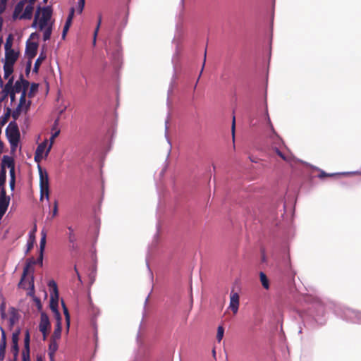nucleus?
Instances as JSON below:
<instances>
[{
	"mask_svg": "<svg viewBox=\"0 0 361 361\" xmlns=\"http://www.w3.org/2000/svg\"><path fill=\"white\" fill-rule=\"evenodd\" d=\"M6 135L12 150H15L20 141V132L16 123H10L6 130Z\"/></svg>",
	"mask_w": 361,
	"mask_h": 361,
	"instance_id": "3",
	"label": "nucleus"
},
{
	"mask_svg": "<svg viewBox=\"0 0 361 361\" xmlns=\"http://www.w3.org/2000/svg\"><path fill=\"white\" fill-rule=\"evenodd\" d=\"M48 355H49L50 361H55L54 360L55 353H48Z\"/></svg>",
	"mask_w": 361,
	"mask_h": 361,
	"instance_id": "56",
	"label": "nucleus"
},
{
	"mask_svg": "<svg viewBox=\"0 0 361 361\" xmlns=\"http://www.w3.org/2000/svg\"><path fill=\"white\" fill-rule=\"evenodd\" d=\"M340 174L339 173H325L324 171H322L319 174V177L320 178H324V177H333V176H339Z\"/></svg>",
	"mask_w": 361,
	"mask_h": 361,
	"instance_id": "49",
	"label": "nucleus"
},
{
	"mask_svg": "<svg viewBox=\"0 0 361 361\" xmlns=\"http://www.w3.org/2000/svg\"><path fill=\"white\" fill-rule=\"evenodd\" d=\"M35 302H36V304H37V306L38 309H41L42 305H41V302H40L39 299L36 298L35 299Z\"/></svg>",
	"mask_w": 361,
	"mask_h": 361,
	"instance_id": "58",
	"label": "nucleus"
},
{
	"mask_svg": "<svg viewBox=\"0 0 361 361\" xmlns=\"http://www.w3.org/2000/svg\"><path fill=\"white\" fill-rule=\"evenodd\" d=\"M20 329L16 330L12 334V344L18 343Z\"/></svg>",
	"mask_w": 361,
	"mask_h": 361,
	"instance_id": "42",
	"label": "nucleus"
},
{
	"mask_svg": "<svg viewBox=\"0 0 361 361\" xmlns=\"http://www.w3.org/2000/svg\"><path fill=\"white\" fill-rule=\"evenodd\" d=\"M29 280H30V278H27V276H25V284L27 287H28V281Z\"/></svg>",
	"mask_w": 361,
	"mask_h": 361,
	"instance_id": "62",
	"label": "nucleus"
},
{
	"mask_svg": "<svg viewBox=\"0 0 361 361\" xmlns=\"http://www.w3.org/2000/svg\"><path fill=\"white\" fill-rule=\"evenodd\" d=\"M39 188L49 186L48 173L39 166Z\"/></svg>",
	"mask_w": 361,
	"mask_h": 361,
	"instance_id": "13",
	"label": "nucleus"
},
{
	"mask_svg": "<svg viewBox=\"0 0 361 361\" xmlns=\"http://www.w3.org/2000/svg\"><path fill=\"white\" fill-rule=\"evenodd\" d=\"M57 214H58V201L56 200L54 202L51 218L55 217L56 216H57Z\"/></svg>",
	"mask_w": 361,
	"mask_h": 361,
	"instance_id": "48",
	"label": "nucleus"
},
{
	"mask_svg": "<svg viewBox=\"0 0 361 361\" xmlns=\"http://www.w3.org/2000/svg\"><path fill=\"white\" fill-rule=\"evenodd\" d=\"M41 239H40V243H39V252H44V248H45V245H46V233L42 231L41 232Z\"/></svg>",
	"mask_w": 361,
	"mask_h": 361,
	"instance_id": "31",
	"label": "nucleus"
},
{
	"mask_svg": "<svg viewBox=\"0 0 361 361\" xmlns=\"http://www.w3.org/2000/svg\"><path fill=\"white\" fill-rule=\"evenodd\" d=\"M212 354H213V356L215 357V355H216V350H215V349L212 350Z\"/></svg>",
	"mask_w": 361,
	"mask_h": 361,
	"instance_id": "63",
	"label": "nucleus"
},
{
	"mask_svg": "<svg viewBox=\"0 0 361 361\" xmlns=\"http://www.w3.org/2000/svg\"><path fill=\"white\" fill-rule=\"evenodd\" d=\"M6 181V171L3 169L0 171V187L3 186Z\"/></svg>",
	"mask_w": 361,
	"mask_h": 361,
	"instance_id": "46",
	"label": "nucleus"
},
{
	"mask_svg": "<svg viewBox=\"0 0 361 361\" xmlns=\"http://www.w3.org/2000/svg\"><path fill=\"white\" fill-rule=\"evenodd\" d=\"M101 23H102V15L99 14V16H98L97 25V27H96L95 30L94 32V39H93V44H95V43H96V38H97V33H98V31H99V29Z\"/></svg>",
	"mask_w": 361,
	"mask_h": 361,
	"instance_id": "38",
	"label": "nucleus"
},
{
	"mask_svg": "<svg viewBox=\"0 0 361 361\" xmlns=\"http://www.w3.org/2000/svg\"><path fill=\"white\" fill-rule=\"evenodd\" d=\"M38 44L36 42H27L25 48V54L28 57L29 61L27 63V69L30 68L32 59L35 57L37 53Z\"/></svg>",
	"mask_w": 361,
	"mask_h": 361,
	"instance_id": "6",
	"label": "nucleus"
},
{
	"mask_svg": "<svg viewBox=\"0 0 361 361\" xmlns=\"http://www.w3.org/2000/svg\"><path fill=\"white\" fill-rule=\"evenodd\" d=\"M206 51L204 52V62H203V65H202V69H201V72H200V75H201L202 71H203V69H204V64H205V61H206ZM200 76H199L200 78Z\"/></svg>",
	"mask_w": 361,
	"mask_h": 361,
	"instance_id": "59",
	"label": "nucleus"
},
{
	"mask_svg": "<svg viewBox=\"0 0 361 361\" xmlns=\"http://www.w3.org/2000/svg\"><path fill=\"white\" fill-rule=\"evenodd\" d=\"M57 340L50 339L48 353H56L58 350Z\"/></svg>",
	"mask_w": 361,
	"mask_h": 361,
	"instance_id": "27",
	"label": "nucleus"
},
{
	"mask_svg": "<svg viewBox=\"0 0 361 361\" xmlns=\"http://www.w3.org/2000/svg\"><path fill=\"white\" fill-rule=\"evenodd\" d=\"M23 109L25 110V108L23 106L18 105L17 107L13 111L11 115L15 121L19 118Z\"/></svg>",
	"mask_w": 361,
	"mask_h": 361,
	"instance_id": "30",
	"label": "nucleus"
},
{
	"mask_svg": "<svg viewBox=\"0 0 361 361\" xmlns=\"http://www.w3.org/2000/svg\"><path fill=\"white\" fill-rule=\"evenodd\" d=\"M26 94L25 92H23L21 94H20V100H19V104L18 105L20 106H22L25 108V111H27L29 108H30V102H28L27 104H26Z\"/></svg>",
	"mask_w": 361,
	"mask_h": 361,
	"instance_id": "21",
	"label": "nucleus"
},
{
	"mask_svg": "<svg viewBox=\"0 0 361 361\" xmlns=\"http://www.w3.org/2000/svg\"><path fill=\"white\" fill-rule=\"evenodd\" d=\"M277 156H279L281 159L287 162L290 161L291 159L288 152H287L286 149V147L284 148V149L281 151V152H279Z\"/></svg>",
	"mask_w": 361,
	"mask_h": 361,
	"instance_id": "32",
	"label": "nucleus"
},
{
	"mask_svg": "<svg viewBox=\"0 0 361 361\" xmlns=\"http://www.w3.org/2000/svg\"><path fill=\"white\" fill-rule=\"evenodd\" d=\"M60 133V130H56L55 132H53L51 137H50V144L49 145V147H47V151H46V153H45V157H47L49 154V152H50L51 149V147H52V145L54 143V139L56 137H58V135H59Z\"/></svg>",
	"mask_w": 361,
	"mask_h": 361,
	"instance_id": "25",
	"label": "nucleus"
},
{
	"mask_svg": "<svg viewBox=\"0 0 361 361\" xmlns=\"http://www.w3.org/2000/svg\"><path fill=\"white\" fill-rule=\"evenodd\" d=\"M11 181H10V185H11V188L12 189H13L14 186H15V175H14V173H11Z\"/></svg>",
	"mask_w": 361,
	"mask_h": 361,
	"instance_id": "54",
	"label": "nucleus"
},
{
	"mask_svg": "<svg viewBox=\"0 0 361 361\" xmlns=\"http://www.w3.org/2000/svg\"><path fill=\"white\" fill-rule=\"evenodd\" d=\"M11 110L9 108H7L6 112L5 113L4 116L2 117V122L3 123H6L11 116Z\"/></svg>",
	"mask_w": 361,
	"mask_h": 361,
	"instance_id": "47",
	"label": "nucleus"
},
{
	"mask_svg": "<svg viewBox=\"0 0 361 361\" xmlns=\"http://www.w3.org/2000/svg\"><path fill=\"white\" fill-rule=\"evenodd\" d=\"M13 41V35L11 34L8 35V36L6 38V43L4 45L5 51H7L8 49H12Z\"/></svg>",
	"mask_w": 361,
	"mask_h": 361,
	"instance_id": "35",
	"label": "nucleus"
},
{
	"mask_svg": "<svg viewBox=\"0 0 361 361\" xmlns=\"http://www.w3.org/2000/svg\"><path fill=\"white\" fill-rule=\"evenodd\" d=\"M45 59H46V55L43 53H41L35 63V66H34V68H33L34 72H35V73L38 72L40 65L42 64V61Z\"/></svg>",
	"mask_w": 361,
	"mask_h": 361,
	"instance_id": "24",
	"label": "nucleus"
},
{
	"mask_svg": "<svg viewBox=\"0 0 361 361\" xmlns=\"http://www.w3.org/2000/svg\"><path fill=\"white\" fill-rule=\"evenodd\" d=\"M85 0H79L77 6V11L78 13H82L85 7Z\"/></svg>",
	"mask_w": 361,
	"mask_h": 361,
	"instance_id": "44",
	"label": "nucleus"
},
{
	"mask_svg": "<svg viewBox=\"0 0 361 361\" xmlns=\"http://www.w3.org/2000/svg\"><path fill=\"white\" fill-rule=\"evenodd\" d=\"M33 247V242L31 241V242H29L27 243V252H29L32 248Z\"/></svg>",
	"mask_w": 361,
	"mask_h": 361,
	"instance_id": "57",
	"label": "nucleus"
},
{
	"mask_svg": "<svg viewBox=\"0 0 361 361\" xmlns=\"http://www.w3.org/2000/svg\"><path fill=\"white\" fill-rule=\"evenodd\" d=\"M235 116L233 117V122H232V126H231V131H232V137H233V141L235 140Z\"/></svg>",
	"mask_w": 361,
	"mask_h": 361,
	"instance_id": "52",
	"label": "nucleus"
},
{
	"mask_svg": "<svg viewBox=\"0 0 361 361\" xmlns=\"http://www.w3.org/2000/svg\"><path fill=\"white\" fill-rule=\"evenodd\" d=\"M259 279L263 288L268 290L269 288V281L267 275L264 272L261 271L259 273Z\"/></svg>",
	"mask_w": 361,
	"mask_h": 361,
	"instance_id": "22",
	"label": "nucleus"
},
{
	"mask_svg": "<svg viewBox=\"0 0 361 361\" xmlns=\"http://www.w3.org/2000/svg\"><path fill=\"white\" fill-rule=\"evenodd\" d=\"M224 334V329L222 326H219L217 329V334H216V340L218 342H220L223 337Z\"/></svg>",
	"mask_w": 361,
	"mask_h": 361,
	"instance_id": "41",
	"label": "nucleus"
},
{
	"mask_svg": "<svg viewBox=\"0 0 361 361\" xmlns=\"http://www.w3.org/2000/svg\"><path fill=\"white\" fill-rule=\"evenodd\" d=\"M56 324L54 329V331L51 335V339L54 340H59L61 338V318L56 319Z\"/></svg>",
	"mask_w": 361,
	"mask_h": 361,
	"instance_id": "18",
	"label": "nucleus"
},
{
	"mask_svg": "<svg viewBox=\"0 0 361 361\" xmlns=\"http://www.w3.org/2000/svg\"><path fill=\"white\" fill-rule=\"evenodd\" d=\"M58 123H59V119H56L55 121H54V126H52V131L55 132L56 130H59L57 127L58 126Z\"/></svg>",
	"mask_w": 361,
	"mask_h": 361,
	"instance_id": "55",
	"label": "nucleus"
},
{
	"mask_svg": "<svg viewBox=\"0 0 361 361\" xmlns=\"http://www.w3.org/2000/svg\"><path fill=\"white\" fill-rule=\"evenodd\" d=\"M30 332L29 330L25 331L24 338V349L22 352V360L23 361H30Z\"/></svg>",
	"mask_w": 361,
	"mask_h": 361,
	"instance_id": "9",
	"label": "nucleus"
},
{
	"mask_svg": "<svg viewBox=\"0 0 361 361\" xmlns=\"http://www.w3.org/2000/svg\"><path fill=\"white\" fill-rule=\"evenodd\" d=\"M4 78L7 79L10 77V75L13 72V65L4 63Z\"/></svg>",
	"mask_w": 361,
	"mask_h": 361,
	"instance_id": "23",
	"label": "nucleus"
},
{
	"mask_svg": "<svg viewBox=\"0 0 361 361\" xmlns=\"http://www.w3.org/2000/svg\"><path fill=\"white\" fill-rule=\"evenodd\" d=\"M35 264H37V262L35 261V259L33 257L27 259L25 266L23 268V274H22L20 281L18 283L19 288H21L23 289H27V290H30V291L32 292V294H34V292H35L33 275L32 274L31 275L30 280H29V281H28V287H27L25 286V276H27L30 274V272H32V273L33 272L32 266Z\"/></svg>",
	"mask_w": 361,
	"mask_h": 361,
	"instance_id": "1",
	"label": "nucleus"
},
{
	"mask_svg": "<svg viewBox=\"0 0 361 361\" xmlns=\"http://www.w3.org/2000/svg\"><path fill=\"white\" fill-rule=\"evenodd\" d=\"M38 89V84L32 83L30 87V92L28 93L29 97H32V94L36 92Z\"/></svg>",
	"mask_w": 361,
	"mask_h": 361,
	"instance_id": "50",
	"label": "nucleus"
},
{
	"mask_svg": "<svg viewBox=\"0 0 361 361\" xmlns=\"http://www.w3.org/2000/svg\"><path fill=\"white\" fill-rule=\"evenodd\" d=\"M48 286L53 289L54 295L56 298V299H59V292H58V287L54 281H50L48 283Z\"/></svg>",
	"mask_w": 361,
	"mask_h": 361,
	"instance_id": "36",
	"label": "nucleus"
},
{
	"mask_svg": "<svg viewBox=\"0 0 361 361\" xmlns=\"http://www.w3.org/2000/svg\"><path fill=\"white\" fill-rule=\"evenodd\" d=\"M10 202L9 197L6 195V190L3 188L1 190V199H0V219L6 213Z\"/></svg>",
	"mask_w": 361,
	"mask_h": 361,
	"instance_id": "8",
	"label": "nucleus"
},
{
	"mask_svg": "<svg viewBox=\"0 0 361 361\" xmlns=\"http://www.w3.org/2000/svg\"><path fill=\"white\" fill-rule=\"evenodd\" d=\"M23 109L25 110V108L23 106L18 105L17 107L13 111L11 115L15 121L19 118Z\"/></svg>",
	"mask_w": 361,
	"mask_h": 361,
	"instance_id": "28",
	"label": "nucleus"
},
{
	"mask_svg": "<svg viewBox=\"0 0 361 361\" xmlns=\"http://www.w3.org/2000/svg\"><path fill=\"white\" fill-rule=\"evenodd\" d=\"M34 6L32 4H27L25 8L24 12L20 15V19L30 20L32 18Z\"/></svg>",
	"mask_w": 361,
	"mask_h": 361,
	"instance_id": "17",
	"label": "nucleus"
},
{
	"mask_svg": "<svg viewBox=\"0 0 361 361\" xmlns=\"http://www.w3.org/2000/svg\"><path fill=\"white\" fill-rule=\"evenodd\" d=\"M25 1L21 0L16 5L12 16L13 20H16L18 18L20 19V16L22 14L21 13L25 7Z\"/></svg>",
	"mask_w": 361,
	"mask_h": 361,
	"instance_id": "15",
	"label": "nucleus"
},
{
	"mask_svg": "<svg viewBox=\"0 0 361 361\" xmlns=\"http://www.w3.org/2000/svg\"><path fill=\"white\" fill-rule=\"evenodd\" d=\"M229 307L234 314L237 313L239 307V295L237 293L231 294Z\"/></svg>",
	"mask_w": 361,
	"mask_h": 361,
	"instance_id": "12",
	"label": "nucleus"
},
{
	"mask_svg": "<svg viewBox=\"0 0 361 361\" xmlns=\"http://www.w3.org/2000/svg\"><path fill=\"white\" fill-rule=\"evenodd\" d=\"M8 0H0V16L6 11Z\"/></svg>",
	"mask_w": 361,
	"mask_h": 361,
	"instance_id": "45",
	"label": "nucleus"
},
{
	"mask_svg": "<svg viewBox=\"0 0 361 361\" xmlns=\"http://www.w3.org/2000/svg\"><path fill=\"white\" fill-rule=\"evenodd\" d=\"M43 253L44 252H39V257H37V259H35V261L37 262V264H39L40 267H42L43 265Z\"/></svg>",
	"mask_w": 361,
	"mask_h": 361,
	"instance_id": "51",
	"label": "nucleus"
},
{
	"mask_svg": "<svg viewBox=\"0 0 361 361\" xmlns=\"http://www.w3.org/2000/svg\"><path fill=\"white\" fill-rule=\"evenodd\" d=\"M68 240L71 243H74L76 241V236L74 233V230L71 226H68Z\"/></svg>",
	"mask_w": 361,
	"mask_h": 361,
	"instance_id": "34",
	"label": "nucleus"
},
{
	"mask_svg": "<svg viewBox=\"0 0 361 361\" xmlns=\"http://www.w3.org/2000/svg\"><path fill=\"white\" fill-rule=\"evenodd\" d=\"M50 328V322L48 316L42 312L40 317V322L39 325V329L43 334V339L47 338L49 329Z\"/></svg>",
	"mask_w": 361,
	"mask_h": 361,
	"instance_id": "7",
	"label": "nucleus"
},
{
	"mask_svg": "<svg viewBox=\"0 0 361 361\" xmlns=\"http://www.w3.org/2000/svg\"><path fill=\"white\" fill-rule=\"evenodd\" d=\"M23 109L25 110V108L23 106L18 105L17 107L13 111L11 115L15 121L19 118Z\"/></svg>",
	"mask_w": 361,
	"mask_h": 361,
	"instance_id": "29",
	"label": "nucleus"
},
{
	"mask_svg": "<svg viewBox=\"0 0 361 361\" xmlns=\"http://www.w3.org/2000/svg\"><path fill=\"white\" fill-rule=\"evenodd\" d=\"M266 114H267V117L268 123H269V126L271 127V129L272 131L271 135H270L267 139V143L269 145V148H275L277 147L283 146L284 145L283 141L275 132L267 111Z\"/></svg>",
	"mask_w": 361,
	"mask_h": 361,
	"instance_id": "4",
	"label": "nucleus"
},
{
	"mask_svg": "<svg viewBox=\"0 0 361 361\" xmlns=\"http://www.w3.org/2000/svg\"><path fill=\"white\" fill-rule=\"evenodd\" d=\"M2 163L4 166L11 169L10 173H14V162L13 159L8 156H4L2 159Z\"/></svg>",
	"mask_w": 361,
	"mask_h": 361,
	"instance_id": "20",
	"label": "nucleus"
},
{
	"mask_svg": "<svg viewBox=\"0 0 361 361\" xmlns=\"http://www.w3.org/2000/svg\"><path fill=\"white\" fill-rule=\"evenodd\" d=\"M1 343L0 344V360H4L5 356V352H6V334L3 329H1Z\"/></svg>",
	"mask_w": 361,
	"mask_h": 361,
	"instance_id": "16",
	"label": "nucleus"
},
{
	"mask_svg": "<svg viewBox=\"0 0 361 361\" xmlns=\"http://www.w3.org/2000/svg\"><path fill=\"white\" fill-rule=\"evenodd\" d=\"M358 315H359L360 322H361V313H359Z\"/></svg>",
	"mask_w": 361,
	"mask_h": 361,
	"instance_id": "64",
	"label": "nucleus"
},
{
	"mask_svg": "<svg viewBox=\"0 0 361 361\" xmlns=\"http://www.w3.org/2000/svg\"><path fill=\"white\" fill-rule=\"evenodd\" d=\"M52 10L50 7L47 6L41 8H38L34 21L32 24V27H36L37 23L40 30H43L47 25L48 21L51 19Z\"/></svg>",
	"mask_w": 361,
	"mask_h": 361,
	"instance_id": "2",
	"label": "nucleus"
},
{
	"mask_svg": "<svg viewBox=\"0 0 361 361\" xmlns=\"http://www.w3.org/2000/svg\"><path fill=\"white\" fill-rule=\"evenodd\" d=\"M30 83L27 80L23 78V75L21 74L20 78L16 81L13 84V82L11 83V90L14 92L15 93H20L22 94L23 92L27 93V90Z\"/></svg>",
	"mask_w": 361,
	"mask_h": 361,
	"instance_id": "5",
	"label": "nucleus"
},
{
	"mask_svg": "<svg viewBox=\"0 0 361 361\" xmlns=\"http://www.w3.org/2000/svg\"><path fill=\"white\" fill-rule=\"evenodd\" d=\"M74 270H75V271L76 272V274H77V276H78V280H79L80 281H81V278H80V274H79V272H78V269H77L76 266H75V267H74Z\"/></svg>",
	"mask_w": 361,
	"mask_h": 361,
	"instance_id": "60",
	"label": "nucleus"
},
{
	"mask_svg": "<svg viewBox=\"0 0 361 361\" xmlns=\"http://www.w3.org/2000/svg\"><path fill=\"white\" fill-rule=\"evenodd\" d=\"M11 352L13 354V360H17L19 353L18 343L12 344Z\"/></svg>",
	"mask_w": 361,
	"mask_h": 361,
	"instance_id": "40",
	"label": "nucleus"
},
{
	"mask_svg": "<svg viewBox=\"0 0 361 361\" xmlns=\"http://www.w3.org/2000/svg\"><path fill=\"white\" fill-rule=\"evenodd\" d=\"M284 148H285V145L281 146V147H277L275 148H269V154L272 156H274V154L278 155V154L279 152H281V151L284 149Z\"/></svg>",
	"mask_w": 361,
	"mask_h": 361,
	"instance_id": "39",
	"label": "nucleus"
},
{
	"mask_svg": "<svg viewBox=\"0 0 361 361\" xmlns=\"http://www.w3.org/2000/svg\"><path fill=\"white\" fill-rule=\"evenodd\" d=\"M4 149V143L0 140V154L3 152Z\"/></svg>",
	"mask_w": 361,
	"mask_h": 361,
	"instance_id": "61",
	"label": "nucleus"
},
{
	"mask_svg": "<svg viewBox=\"0 0 361 361\" xmlns=\"http://www.w3.org/2000/svg\"><path fill=\"white\" fill-rule=\"evenodd\" d=\"M74 12H75V9L74 8H71V10H70V13L68 14V16L66 19V23L64 25V27H63V32H62V38L64 39L66 35V33L68 32V30H69L71 25V23H72V20H73V16H74Z\"/></svg>",
	"mask_w": 361,
	"mask_h": 361,
	"instance_id": "14",
	"label": "nucleus"
},
{
	"mask_svg": "<svg viewBox=\"0 0 361 361\" xmlns=\"http://www.w3.org/2000/svg\"><path fill=\"white\" fill-rule=\"evenodd\" d=\"M50 307L51 310L56 314V319L61 318L60 313L58 310V299L55 295H51Z\"/></svg>",
	"mask_w": 361,
	"mask_h": 361,
	"instance_id": "19",
	"label": "nucleus"
},
{
	"mask_svg": "<svg viewBox=\"0 0 361 361\" xmlns=\"http://www.w3.org/2000/svg\"><path fill=\"white\" fill-rule=\"evenodd\" d=\"M47 140H44L43 142H42L41 144H39L37 149H36V151L35 152L38 153V154H43L44 152L47 151Z\"/></svg>",
	"mask_w": 361,
	"mask_h": 361,
	"instance_id": "33",
	"label": "nucleus"
},
{
	"mask_svg": "<svg viewBox=\"0 0 361 361\" xmlns=\"http://www.w3.org/2000/svg\"><path fill=\"white\" fill-rule=\"evenodd\" d=\"M13 81V77L11 76L9 78L8 81L5 85L4 88L3 89V92L5 94V96L9 95L11 102H13L16 100V94L14 92L11 90V83Z\"/></svg>",
	"mask_w": 361,
	"mask_h": 361,
	"instance_id": "11",
	"label": "nucleus"
},
{
	"mask_svg": "<svg viewBox=\"0 0 361 361\" xmlns=\"http://www.w3.org/2000/svg\"><path fill=\"white\" fill-rule=\"evenodd\" d=\"M63 313H64L65 317H66V322L67 326L68 327L69 324H70V315L68 313V308L66 307V305L63 303Z\"/></svg>",
	"mask_w": 361,
	"mask_h": 361,
	"instance_id": "43",
	"label": "nucleus"
},
{
	"mask_svg": "<svg viewBox=\"0 0 361 361\" xmlns=\"http://www.w3.org/2000/svg\"><path fill=\"white\" fill-rule=\"evenodd\" d=\"M46 197L47 200L49 199V186H45L40 188V200L42 201L44 198Z\"/></svg>",
	"mask_w": 361,
	"mask_h": 361,
	"instance_id": "26",
	"label": "nucleus"
},
{
	"mask_svg": "<svg viewBox=\"0 0 361 361\" xmlns=\"http://www.w3.org/2000/svg\"><path fill=\"white\" fill-rule=\"evenodd\" d=\"M18 58V53L13 49L5 51V62L4 63L14 65Z\"/></svg>",
	"mask_w": 361,
	"mask_h": 361,
	"instance_id": "10",
	"label": "nucleus"
},
{
	"mask_svg": "<svg viewBox=\"0 0 361 361\" xmlns=\"http://www.w3.org/2000/svg\"><path fill=\"white\" fill-rule=\"evenodd\" d=\"M42 159H43V154H40L37 152L35 153V161L36 162H40Z\"/></svg>",
	"mask_w": 361,
	"mask_h": 361,
	"instance_id": "53",
	"label": "nucleus"
},
{
	"mask_svg": "<svg viewBox=\"0 0 361 361\" xmlns=\"http://www.w3.org/2000/svg\"><path fill=\"white\" fill-rule=\"evenodd\" d=\"M52 32L51 25L48 26L47 28H44V34H43V39L44 41L49 40L51 37Z\"/></svg>",
	"mask_w": 361,
	"mask_h": 361,
	"instance_id": "37",
	"label": "nucleus"
}]
</instances>
